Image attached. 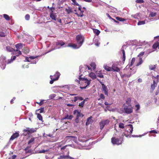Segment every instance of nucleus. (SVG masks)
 <instances>
[{
	"label": "nucleus",
	"instance_id": "nucleus-21",
	"mask_svg": "<svg viewBox=\"0 0 159 159\" xmlns=\"http://www.w3.org/2000/svg\"><path fill=\"white\" fill-rule=\"evenodd\" d=\"M19 133H14L11 137L10 140H12L15 138H17L19 136Z\"/></svg>",
	"mask_w": 159,
	"mask_h": 159
},
{
	"label": "nucleus",
	"instance_id": "nucleus-63",
	"mask_svg": "<svg viewBox=\"0 0 159 159\" xmlns=\"http://www.w3.org/2000/svg\"><path fill=\"white\" fill-rule=\"evenodd\" d=\"M79 118H78V117H76L75 119V122L77 123H78L79 122Z\"/></svg>",
	"mask_w": 159,
	"mask_h": 159
},
{
	"label": "nucleus",
	"instance_id": "nucleus-15",
	"mask_svg": "<svg viewBox=\"0 0 159 159\" xmlns=\"http://www.w3.org/2000/svg\"><path fill=\"white\" fill-rule=\"evenodd\" d=\"M111 70L114 71L119 72L120 70V69L117 66V65L115 64H113L111 67Z\"/></svg>",
	"mask_w": 159,
	"mask_h": 159
},
{
	"label": "nucleus",
	"instance_id": "nucleus-7",
	"mask_svg": "<svg viewBox=\"0 0 159 159\" xmlns=\"http://www.w3.org/2000/svg\"><path fill=\"white\" fill-rule=\"evenodd\" d=\"M128 128H129V130L127 131V132L128 133V134H126L125 133H124L122 134V136H125L126 137H128V136L132 134L133 131V127L132 125L129 124L127 125Z\"/></svg>",
	"mask_w": 159,
	"mask_h": 159
},
{
	"label": "nucleus",
	"instance_id": "nucleus-45",
	"mask_svg": "<svg viewBox=\"0 0 159 159\" xmlns=\"http://www.w3.org/2000/svg\"><path fill=\"white\" fill-rule=\"evenodd\" d=\"M37 118L39 119V120H42L43 118L42 116L39 114H38Z\"/></svg>",
	"mask_w": 159,
	"mask_h": 159
},
{
	"label": "nucleus",
	"instance_id": "nucleus-24",
	"mask_svg": "<svg viewBox=\"0 0 159 159\" xmlns=\"http://www.w3.org/2000/svg\"><path fill=\"white\" fill-rule=\"evenodd\" d=\"M65 11L68 14H70L71 13H74L72 9L70 7H68V8H66Z\"/></svg>",
	"mask_w": 159,
	"mask_h": 159
},
{
	"label": "nucleus",
	"instance_id": "nucleus-46",
	"mask_svg": "<svg viewBox=\"0 0 159 159\" xmlns=\"http://www.w3.org/2000/svg\"><path fill=\"white\" fill-rule=\"evenodd\" d=\"M73 117V116L72 115H70V116L67 115L65 117V119H68L71 120L72 118Z\"/></svg>",
	"mask_w": 159,
	"mask_h": 159
},
{
	"label": "nucleus",
	"instance_id": "nucleus-4",
	"mask_svg": "<svg viewBox=\"0 0 159 159\" xmlns=\"http://www.w3.org/2000/svg\"><path fill=\"white\" fill-rule=\"evenodd\" d=\"M123 139L122 138H116L113 137L111 139V142L113 144L119 145L122 143Z\"/></svg>",
	"mask_w": 159,
	"mask_h": 159
},
{
	"label": "nucleus",
	"instance_id": "nucleus-20",
	"mask_svg": "<svg viewBox=\"0 0 159 159\" xmlns=\"http://www.w3.org/2000/svg\"><path fill=\"white\" fill-rule=\"evenodd\" d=\"M79 140L80 141L85 142L87 141L89 139L86 137L80 136L79 138Z\"/></svg>",
	"mask_w": 159,
	"mask_h": 159
},
{
	"label": "nucleus",
	"instance_id": "nucleus-61",
	"mask_svg": "<svg viewBox=\"0 0 159 159\" xmlns=\"http://www.w3.org/2000/svg\"><path fill=\"white\" fill-rule=\"evenodd\" d=\"M94 43L95 45L97 47L99 46L100 44V43H99V42H97V43H95V42H94Z\"/></svg>",
	"mask_w": 159,
	"mask_h": 159
},
{
	"label": "nucleus",
	"instance_id": "nucleus-16",
	"mask_svg": "<svg viewBox=\"0 0 159 159\" xmlns=\"http://www.w3.org/2000/svg\"><path fill=\"white\" fill-rule=\"evenodd\" d=\"M157 84V82H156L154 80L153 81V84L151 85V92H152L155 89V87H156Z\"/></svg>",
	"mask_w": 159,
	"mask_h": 159
},
{
	"label": "nucleus",
	"instance_id": "nucleus-51",
	"mask_svg": "<svg viewBox=\"0 0 159 159\" xmlns=\"http://www.w3.org/2000/svg\"><path fill=\"white\" fill-rule=\"evenodd\" d=\"M25 18L26 20H28L30 19V16L29 14H27L25 15Z\"/></svg>",
	"mask_w": 159,
	"mask_h": 159
},
{
	"label": "nucleus",
	"instance_id": "nucleus-17",
	"mask_svg": "<svg viewBox=\"0 0 159 159\" xmlns=\"http://www.w3.org/2000/svg\"><path fill=\"white\" fill-rule=\"evenodd\" d=\"M92 116H90L88 118L86 123V125H89L92 124L93 122V120L92 119Z\"/></svg>",
	"mask_w": 159,
	"mask_h": 159
},
{
	"label": "nucleus",
	"instance_id": "nucleus-47",
	"mask_svg": "<svg viewBox=\"0 0 159 159\" xmlns=\"http://www.w3.org/2000/svg\"><path fill=\"white\" fill-rule=\"evenodd\" d=\"M156 15V13L151 12L149 14V16H150L151 17H153L155 16Z\"/></svg>",
	"mask_w": 159,
	"mask_h": 159
},
{
	"label": "nucleus",
	"instance_id": "nucleus-33",
	"mask_svg": "<svg viewBox=\"0 0 159 159\" xmlns=\"http://www.w3.org/2000/svg\"><path fill=\"white\" fill-rule=\"evenodd\" d=\"M132 70L131 69V68H130L129 70V71L130 73L129 75H125L127 77H130L131 75L132 74H134L135 72V71L134 70L133 71V72H132V71H130V70Z\"/></svg>",
	"mask_w": 159,
	"mask_h": 159
},
{
	"label": "nucleus",
	"instance_id": "nucleus-49",
	"mask_svg": "<svg viewBox=\"0 0 159 159\" xmlns=\"http://www.w3.org/2000/svg\"><path fill=\"white\" fill-rule=\"evenodd\" d=\"M6 36L5 34L2 32H0V36L2 37H4Z\"/></svg>",
	"mask_w": 159,
	"mask_h": 159
},
{
	"label": "nucleus",
	"instance_id": "nucleus-12",
	"mask_svg": "<svg viewBox=\"0 0 159 159\" xmlns=\"http://www.w3.org/2000/svg\"><path fill=\"white\" fill-rule=\"evenodd\" d=\"M74 114L76 116V117H82L84 115L81 113L80 111L79 110H75L74 111Z\"/></svg>",
	"mask_w": 159,
	"mask_h": 159
},
{
	"label": "nucleus",
	"instance_id": "nucleus-57",
	"mask_svg": "<svg viewBox=\"0 0 159 159\" xmlns=\"http://www.w3.org/2000/svg\"><path fill=\"white\" fill-rule=\"evenodd\" d=\"M135 107L136 108V110H138L140 108V106L139 104H137L135 105Z\"/></svg>",
	"mask_w": 159,
	"mask_h": 159
},
{
	"label": "nucleus",
	"instance_id": "nucleus-38",
	"mask_svg": "<svg viewBox=\"0 0 159 159\" xmlns=\"http://www.w3.org/2000/svg\"><path fill=\"white\" fill-rule=\"evenodd\" d=\"M4 18L7 20H9L10 19V17L9 16L6 14H4L3 15Z\"/></svg>",
	"mask_w": 159,
	"mask_h": 159
},
{
	"label": "nucleus",
	"instance_id": "nucleus-44",
	"mask_svg": "<svg viewBox=\"0 0 159 159\" xmlns=\"http://www.w3.org/2000/svg\"><path fill=\"white\" fill-rule=\"evenodd\" d=\"M56 96V95L55 94H51L49 96V98L50 99H52L55 96Z\"/></svg>",
	"mask_w": 159,
	"mask_h": 159
},
{
	"label": "nucleus",
	"instance_id": "nucleus-13",
	"mask_svg": "<svg viewBox=\"0 0 159 159\" xmlns=\"http://www.w3.org/2000/svg\"><path fill=\"white\" fill-rule=\"evenodd\" d=\"M50 17L53 20H57V15L56 13H54L53 12V11L50 13Z\"/></svg>",
	"mask_w": 159,
	"mask_h": 159
},
{
	"label": "nucleus",
	"instance_id": "nucleus-59",
	"mask_svg": "<svg viewBox=\"0 0 159 159\" xmlns=\"http://www.w3.org/2000/svg\"><path fill=\"white\" fill-rule=\"evenodd\" d=\"M144 54V52H141L138 55V57H140L141 56H143Z\"/></svg>",
	"mask_w": 159,
	"mask_h": 159
},
{
	"label": "nucleus",
	"instance_id": "nucleus-18",
	"mask_svg": "<svg viewBox=\"0 0 159 159\" xmlns=\"http://www.w3.org/2000/svg\"><path fill=\"white\" fill-rule=\"evenodd\" d=\"M125 47H126L125 45H123L121 49V51L123 54L122 59L124 61H125V51H124V49Z\"/></svg>",
	"mask_w": 159,
	"mask_h": 159
},
{
	"label": "nucleus",
	"instance_id": "nucleus-60",
	"mask_svg": "<svg viewBox=\"0 0 159 159\" xmlns=\"http://www.w3.org/2000/svg\"><path fill=\"white\" fill-rule=\"evenodd\" d=\"M100 97L101 99H104L105 98V97L102 94H101L100 95Z\"/></svg>",
	"mask_w": 159,
	"mask_h": 159
},
{
	"label": "nucleus",
	"instance_id": "nucleus-39",
	"mask_svg": "<svg viewBox=\"0 0 159 159\" xmlns=\"http://www.w3.org/2000/svg\"><path fill=\"white\" fill-rule=\"evenodd\" d=\"M139 15V14L137 13L135 15H132V16L135 19H139V16H138Z\"/></svg>",
	"mask_w": 159,
	"mask_h": 159
},
{
	"label": "nucleus",
	"instance_id": "nucleus-52",
	"mask_svg": "<svg viewBox=\"0 0 159 159\" xmlns=\"http://www.w3.org/2000/svg\"><path fill=\"white\" fill-rule=\"evenodd\" d=\"M84 101H85V100H84V101L80 103H79V106L80 107H83L84 106Z\"/></svg>",
	"mask_w": 159,
	"mask_h": 159
},
{
	"label": "nucleus",
	"instance_id": "nucleus-35",
	"mask_svg": "<svg viewBox=\"0 0 159 159\" xmlns=\"http://www.w3.org/2000/svg\"><path fill=\"white\" fill-rule=\"evenodd\" d=\"M93 32L97 35H98L100 33V31L99 30L97 29H93Z\"/></svg>",
	"mask_w": 159,
	"mask_h": 159
},
{
	"label": "nucleus",
	"instance_id": "nucleus-55",
	"mask_svg": "<svg viewBox=\"0 0 159 159\" xmlns=\"http://www.w3.org/2000/svg\"><path fill=\"white\" fill-rule=\"evenodd\" d=\"M37 111H39V112L40 113H43V112L44 108L43 107V108H41L40 109H39Z\"/></svg>",
	"mask_w": 159,
	"mask_h": 159
},
{
	"label": "nucleus",
	"instance_id": "nucleus-23",
	"mask_svg": "<svg viewBox=\"0 0 159 159\" xmlns=\"http://www.w3.org/2000/svg\"><path fill=\"white\" fill-rule=\"evenodd\" d=\"M96 75L97 76L100 78H103V75L102 74V72L101 70L99 71H96Z\"/></svg>",
	"mask_w": 159,
	"mask_h": 159
},
{
	"label": "nucleus",
	"instance_id": "nucleus-14",
	"mask_svg": "<svg viewBox=\"0 0 159 159\" xmlns=\"http://www.w3.org/2000/svg\"><path fill=\"white\" fill-rule=\"evenodd\" d=\"M102 91L104 92L105 94L107 96L108 94V90L107 87L104 84H102Z\"/></svg>",
	"mask_w": 159,
	"mask_h": 159
},
{
	"label": "nucleus",
	"instance_id": "nucleus-19",
	"mask_svg": "<svg viewBox=\"0 0 159 159\" xmlns=\"http://www.w3.org/2000/svg\"><path fill=\"white\" fill-rule=\"evenodd\" d=\"M37 130L36 128H31L30 129L28 128V129H24V131L27 132H30V133H33L36 131Z\"/></svg>",
	"mask_w": 159,
	"mask_h": 159
},
{
	"label": "nucleus",
	"instance_id": "nucleus-56",
	"mask_svg": "<svg viewBox=\"0 0 159 159\" xmlns=\"http://www.w3.org/2000/svg\"><path fill=\"white\" fill-rule=\"evenodd\" d=\"M38 56H30L29 57V59L30 58V59H35V58H37V57H38Z\"/></svg>",
	"mask_w": 159,
	"mask_h": 159
},
{
	"label": "nucleus",
	"instance_id": "nucleus-6",
	"mask_svg": "<svg viewBox=\"0 0 159 159\" xmlns=\"http://www.w3.org/2000/svg\"><path fill=\"white\" fill-rule=\"evenodd\" d=\"M110 121L108 119L103 120L99 123L100 128L102 129L105 125H108Z\"/></svg>",
	"mask_w": 159,
	"mask_h": 159
},
{
	"label": "nucleus",
	"instance_id": "nucleus-64",
	"mask_svg": "<svg viewBox=\"0 0 159 159\" xmlns=\"http://www.w3.org/2000/svg\"><path fill=\"white\" fill-rule=\"evenodd\" d=\"M66 105L68 107H73L74 106L73 104L69 103L67 104Z\"/></svg>",
	"mask_w": 159,
	"mask_h": 159
},
{
	"label": "nucleus",
	"instance_id": "nucleus-29",
	"mask_svg": "<svg viewBox=\"0 0 159 159\" xmlns=\"http://www.w3.org/2000/svg\"><path fill=\"white\" fill-rule=\"evenodd\" d=\"M83 98L81 97L76 96L74 98V102H76L77 100H79L80 101L83 100Z\"/></svg>",
	"mask_w": 159,
	"mask_h": 159
},
{
	"label": "nucleus",
	"instance_id": "nucleus-28",
	"mask_svg": "<svg viewBox=\"0 0 159 159\" xmlns=\"http://www.w3.org/2000/svg\"><path fill=\"white\" fill-rule=\"evenodd\" d=\"M7 50L8 52H15V50L13 48L9 46H7L6 47Z\"/></svg>",
	"mask_w": 159,
	"mask_h": 159
},
{
	"label": "nucleus",
	"instance_id": "nucleus-34",
	"mask_svg": "<svg viewBox=\"0 0 159 159\" xmlns=\"http://www.w3.org/2000/svg\"><path fill=\"white\" fill-rule=\"evenodd\" d=\"M90 65L93 70H94L96 68V65L95 63H94V62L91 63Z\"/></svg>",
	"mask_w": 159,
	"mask_h": 159
},
{
	"label": "nucleus",
	"instance_id": "nucleus-31",
	"mask_svg": "<svg viewBox=\"0 0 159 159\" xmlns=\"http://www.w3.org/2000/svg\"><path fill=\"white\" fill-rule=\"evenodd\" d=\"M146 21V20L143 21H139L138 22L137 24L139 25H144L145 24ZM148 22L147 21V22Z\"/></svg>",
	"mask_w": 159,
	"mask_h": 159
},
{
	"label": "nucleus",
	"instance_id": "nucleus-1",
	"mask_svg": "<svg viewBox=\"0 0 159 159\" xmlns=\"http://www.w3.org/2000/svg\"><path fill=\"white\" fill-rule=\"evenodd\" d=\"M82 75L81 74L79 76V80L76 79L75 81L80 85V88L81 89H85L90 84V80H89L86 78L82 77Z\"/></svg>",
	"mask_w": 159,
	"mask_h": 159
},
{
	"label": "nucleus",
	"instance_id": "nucleus-10",
	"mask_svg": "<svg viewBox=\"0 0 159 159\" xmlns=\"http://www.w3.org/2000/svg\"><path fill=\"white\" fill-rule=\"evenodd\" d=\"M89 70L91 71L92 69L89 66H85L80 69V71L81 73H83L84 72H86V71H88Z\"/></svg>",
	"mask_w": 159,
	"mask_h": 159
},
{
	"label": "nucleus",
	"instance_id": "nucleus-30",
	"mask_svg": "<svg viewBox=\"0 0 159 159\" xmlns=\"http://www.w3.org/2000/svg\"><path fill=\"white\" fill-rule=\"evenodd\" d=\"M79 11H80V12L79 14L77 12L75 13V14L77 15L78 16L82 17L83 15V12L84 11L82 10Z\"/></svg>",
	"mask_w": 159,
	"mask_h": 159
},
{
	"label": "nucleus",
	"instance_id": "nucleus-54",
	"mask_svg": "<svg viewBox=\"0 0 159 159\" xmlns=\"http://www.w3.org/2000/svg\"><path fill=\"white\" fill-rule=\"evenodd\" d=\"M44 101V100H41L40 102H36V103L38 104L39 105L41 106L43 104V102Z\"/></svg>",
	"mask_w": 159,
	"mask_h": 159
},
{
	"label": "nucleus",
	"instance_id": "nucleus-62",
	"mask_svg": "<svg viewBox=\"0 0 159 159\" xmlns=\"http://www.w3.org/2000/svg\"><path fill=\"white\" fill-rule=\"evenodd\" d=\"M149 132L151 133H157V132L155 130H151Z\"/></svg>",
	"mask_w": 159,
	"mask_h": 159
},
{
	"label": "nucleus",
	"instance_id": "nucleus-58",
	"mask_svg": "<svg viewBox=\"0 0 159 159\" xmlns=\"http://www.w3.org/2000/svg\"><path fill=\"white\" fill-rule=\"evenodd\" d=\"M48 8L50 10H51V11H53L55 10V8L54 7H50L49 6L48 7Z\"/></svg>",
	"mask_w": 159,
	"mask_h": 159
},
{
	"label": "nucleus",
	"instance_id": "nucleus-27",
	"mask_svg": "<svg viewBox=\"0 0 159 159\" xmlns=\"http://www.w3.org/2000/svg\"><path fill=\"white\" fill-rule=\"evenodd\" d=\"M89 76L93 79H96V76L95 73L93 72H91L89 74Z\"/></svg>",
	"mask_w": 159,
	"mask_h": 159
},
{
	"label": "nucleus",
	"instance_id": "nucleus-9",
	"mask_svg": "<svg viewBox=\"0 0 159 159\" xmlns=\"http://www.w3.org/2000/svg\"><path fill=\"white\" fill-rule=\"evenodd\" d=\"M57 76L56 78H55L53 77L54 76L50 75V78L52 80L50 82V83L52 84L53 83L54 81L58 80L60 75V73L58 72H57L55 74V76Z\"/></svg>",
	"mask_w": 159,
	"mask_h": 159
},
{
	"label": "nucleus",
	"instance_id": "nucleus-32",
	"mask_svg": "<svg viewBox=\"0 0 159 159\" xmlns=\"http://www.w3.org/2000/svg\"><path fill=\"white\" fill-rule=\"evenodd\" d=\"M152 48L154 49H156L158 48L159 49V43L158 42L155 43L152 46Z\"/></svg>",
	"mask_w": 159,
	"mask_h": 159
},
{
	"label": "nucleus",
	"instance_id": "nucleus-3",
	"mask_svg": "<svg viewBox=\"0 0 159 159\" xmlns=\"http://www.w3.org/2000/svg\"><path fill=\"white\" fill-rule=\"evenodd\" d=\"M16 56L11 57V59L8 60L7 61L5 60V57L3 56H2L0 57V67L2 69H4L5 68L6 63L7 64H9L12 62L16 59Z\"/></svg>",
	"mask_w": 159,
	"mask_h": 159
},
{
	"label": "nucleus",
	"instance_id": "nucleus-50",
	"mask_svg": "<svg viewBox=\"0 0 159 159\" xmlns=\"http://www.w3.org/2000/svg\"><path fill=\"white\" fill-rule=\"evenodd\" d=\"M74 3L73 4L74 5L79 6V4L77 2H76L75 0H71Z\"/></svg>",
	"mask_w": 159,
	"mask_h": 159
},
{
	"label": "nucleus",
	"instance_id": "nucleus-40",
	"mask_svg": "<svg viewBox=\"0 0 159 159\" xmlns=\"http://www.w3.org/2000/svg\"><path fill=\"white\" fill-rule=\"evenodd\" d=\"M48 150H40L39 151V152H38V153H45L46 152H48Z\"/></svg>",
	"mask_w": 159,
	"mask_h": 159
},
{
	"label": "nucleus",
	"instance_id": "nucleus-11",
	"mask_svg": "<svg viewBox=\"0 0 159 159\" xmlns=\"http://www.w3.org/2000/svg\"><path fill=\"white\" fill-rule=\"evenodd\" d=\"M65 44V43L62 41L57 42L56 43L55 47L52 48V50H55L57 49H58L60 48L61 46H62Z\"/></svg>",
	"mask_w": 159,
	"mask_h": 159
},
{
	"label": "nucleus",
	"instance_id": "nucleus-53",
	"mask_svg": "<svg viewBox=\"0 0 159 159\" xmlns=\"http://www.w3.org/2000/svg\"><path fill=\"white\" fill-rule=\"evenodd\" d=\"M136 2L137 3H143L144 2L143 0H136Z\"/></svg>",
	"mask_w": 159,
	"mask_h": 159
},
{
	"label": "nucleus",
	"instance_id": "nucleus-5",
	"mask_svg": "<svg viewBox=\"0 0 159 159\" xmlns=\"http://www.w3.org/2000/svg\"><path fill=\"white\" fill-rule=\"evenodd\" d=\"M15 47L16 48V50H15V52H18L16 54H18L16 55L17 56H18L19 55L21 54V52L20 50L22 49L23 48V44L21 43H19L16 44L15 45Z\"/></svg>",
	"mask_w": 159,
	"mask_h": 159
},
{
	"label": "nucleus",
	"instance_id": "nucleus-37",
	"mask_svg": "<svg viewBox=\"0 0 159 159\" xmlns=\"http://www.w3.org/2000/svg\"><path fill=\"white\" fill-rule=\"evenodd\" d=\"M117 20L120 21H123L125 20V19L123 18L120 17H117L116 18Z\"/></svg>",
	"mask_w": 159,
	"mask_h": 159
},
{
	"label": "nucleus",
	"instance_id": "nucleus-43",
	"mask_svg": "<svg viewBox=\"0 0 159 159\" xmlns=\"http://www.w3.org/2000/svg\"><path fill=\"white\" fill-rule=\"evenodd\" d=\"M149 68L151 70H153L156 68V66L155 65H151L149 66Z\"/></svg>",
	"mask_w": 159,
	"mask_h": 159
},
{
	"label": "nucleus",
	"instance_id": "nucleus-36",
	"mask_svg": "<svg viewBox=\"0 0 159 159\" xmlns=\"http://www.w3.org/2000/svg\"><path fill=\"white\" fill-rule=\"evenodd\" d=\"M131 100L130 98H128L127 99L126 101V103L128 105V106H129L130 105H131L130 103Z\"/></svg>",
	"mask_w": 159,
	"mask_h": 159
},
{
	"label": "nucleus",
	"instance_id": "nucleus-48",
	"mask_svg": "<svg viewBox=\"0 0 159 159\" xmlns=\"http://www.w3.org/2000/svg\"><path fill=\"white\" fill-rule=\"evenodd\" d=\"M34 138H31L30 140L28 142V143L29 144H30V143H32V142H33L34 141Z\"/></svg>",
	"mask_w": 159,
	"mask_h": 159
},
{
	"label": "nucleus",
	"instance_id": "nucleus-2",
	"mask_svg": "<svg viewBox=\"0 0 159 159\" xmlns=\"http://www.w3.org/2000/svg\"><path fill=\"white\" fill-rule=\"evenodd\" d=\"M76 44L69 43L67 46L74 49L79 48L82 46L84 42V37L81 35H78L76 37Z\"/></svg>",
	"mask_w": 159,
	"mask_h": 159
},
{
	"label": "nucleus",
	"instance_id": "nucleus-8",
	"mask_svg": "<svg viewBox=\"0 0 159 159\" xmlns=\"http://www.w3.org/2000/svg\"><path fill=\"white\" fill-rule=\"evenodd\" d=\"M124 109L125 112L127 114H130L133 111V107L131 105L129 106H125Z\"/></svg>",
	"mask_w": 159,
	"mask_h": 159
},
{
	"label": "nucleus",
	"instance_id": "nucleus-22",
	"mask_svg": "<svg viewBox=\"0 0 159 159\" xmlns=\"http://www.w3.org/2000/svg\"><path fill=\"white\" fill-rule=\"evenodd\" d=\"M135 61V58H133L131 60L130 64L126 66L125 68V69H129V67H130V66H132L134 63Z\"/></svg>",
	"mask_w": 159,
	"mask_h": 159
},
{
	"label": "nucleus",
	"instance_id": "nucleus-42",
	"mask_svg": "<svg viewBox=\"0 0 159 159\" xmlns=\"http://www.w3.org/2000/svg\"><path fill=\"white\" fill-rule=\"evenodd\" d=\"M67 157V156L62 155L60 156L59 157H58L57 159H64Z\"/></svg>",
	"mask_w": 159,
	"mask_h": 159
},
{
	"label": "nucleus",
	"instance_id": "nucleus-25",
	"mask_svg": "<svg viewBox=\"0 0 159 159\" xmlns=\"http://www.w3.org/2000/svg\"><path fill=\"white\" fill-rule=\"evenodd\" d=\"M103 67L105 70L107 71H110L111 70V67L108 66L106 65H104L103 66Z\"/></svg>",
	"mask_w": 159,
	"mask_h": 159
},
{
	"label": "nucleus",
	"instance_id": "nucleus-41",
	"mask_svg": "<svg viewBox=\"0 0 159 159\" xmlns=\"http://www.w3.org/2000/svg\"><path fill=\"white\" fill-rule=\"evenodd\" d=\"M119 127L120 128L123 129L124 127V124L121 123H120L119 124Z\"/></svg>",
	"mask_w": 159,
	"mask_h": 159
},
{
	"label": "nucleus",
	"instance_id": "nucleus-26",
	"mask_svg": "<svg viewBox=\"0 0 159 159\" xmlns=\"http://www.w3.org/2000/svg\"><path fill=\"white\" fill-rule=\"evenodd\" d=\"M138 61H138V62L136 64V66H138L140 65L141 64H142V63L143 62V61L142 58L141 57H139V58H138Z\"/></svg>",
	"mask_w": 159,
	"mask_h": 159
}]
</instances>
